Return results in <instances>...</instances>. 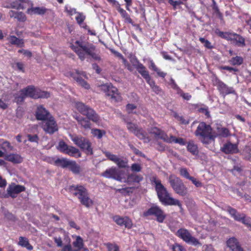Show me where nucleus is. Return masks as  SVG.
I'll list each match as a JSON object with an SVG mask.
<instances>
[{
	"mask_svg": "<svg viewBox=\"0 0 251 251\" xmlns=\"http://www.w3.org/2000/svg\"><path fill=\"white\" fill-rule=\"evenodd\" d=\"M151 181L155 185V189L160 201L164 205H177L180 209L182 205L180 201L172 197L167 189L161 184V181L156 177H152Z\"/></svg>",
	"mask_w": 251,
	"mask_h": 251,
	"instance_id": "obj_1",
	"label": "nucleus"
},
{
	"mask_svg": "<svg viewBox=\"0 0 251 251\" xmlns=\"http://www.w3.org/2000/svg\"><path fill=\"white\" fill-rule=\"evenodd\" d=\"M195 135L205 144L208 143L210 140H213L216 137L210 126L204 122H201L195 131Z\"/></svg>",
	"mask_w": 251,
	"mask_h": 251,
	"instance_id": "obj_2",
	"label": "nucleus"
},
{
	"mask_svg": "<svg viewBox=\"0 0 251 251\" xmlns=\"http://www.w3.org/2000/svg\"><path fill=\"white\" fill-rule=\"evenodd\" d=\"M70 191L73 195L77 197L82 204L87 207L92 205L93 201L89 197L87 191L83 186H71L70 187Z\"/></svg>",
	"mask_w": 251,
	"mask_h": 251,
	"instance_id": "obj_3",
	"label": "nucleus"
},
{
	"mask_svg": "<svg viewBox=\"0 0 251 251\" xmlns=\"http://www.w3.org/2000/svg\"><path fill=\"white\" fill-rule=\"evenodd\" d=\"M75 45L71 46L72 49L78 55L79 58L83 60L87 55H90L96 59H99L100 58L97 57L93 52L91 49L88 48L82 42L77 41L75 42Z\"/></svg>",
	"mask_w": 251,
	"mask_h": 251,
	"instance_id": "obj_4",
	"label": "nucleus"
},
{
	"mask_svg": "<svg viewBox=\"0 0 251 251\" xmlns=\"http://www.w3.org/2000/svg\"><path fill=\"white\" fill-rule=\"evenodd\" d=\"M75 107L81 114L86 115L90 120L98 125L100 124V118L93 109L80 102H75Z\"/></svg>",
	"mask_w": 251,
	"mask_h": 251,
	"instance_id": "obj_5",
	"label": "nucleus"
},
{
	"mask_svg": "<svg viewBox=\"0 0 251 251\" xmlns=\"http://www.w3.org/2000/svg\"><path fill=\"white\" fill-rule=\"evenodd\" d=\"M75 107L81 114L86 115L90 120L98 125L100 124V118L93 109L80 102H75Z\"/></svg>",
	"mask_w": 251,
	"mask_h": 251,
	"instance_id": "obj_6",
	"label": "nucleus"
},
{
	"mask_svg": "<svg viewBox=\"0 0 251 251\" xmlns=\"http://www.w3.org/2000/svg\"><path fill=\"white\" fill-rule=\"evenodd\" d=\"M169 181L173 190L180 196H185L187 193V188L180 178L174 175L169 177Z\"/></svg>",
	"mask_w": 251,
	"mask_h": 251,
	"instance_id": "obj_7",
	"label": "nucleus"
},
{
	"mask_svg": "<svg viewBox=\"0 0 251 251\" xmlns=\"http://www.w3.org/2000/svg\"><path fill=\"white\" fill-rule=\"evenodd\" d=\"M71 139L78 147L84 150L87 154L93 153L92 149L91 147V143L85 138L77 135H70Z\"/></svg>",
	"mask_w": 251,
	"mask_h": 251,
	"instance_id": "obj_8",
	"label": "nucleus"
},
{
	"mask_svg": "<svg viewBox=\"0 0 251 251\" xmlns=\"http://www.w3.org/2000/svg\"><path fill=\"white\" fill-rule=\"evenodd\" d=\"M151 133L154 134L157 138L162 139L168 143H178L180 145H184L185 144V142L182 138H177L173 136L169 137L165 132L156 127L152 128Z\"/></svg>",
	"mask_w": 251,
	"mask_h": 251,
	"instance_id": "obj_9",
	"label": "nucleus"
},
{
	"mask_svg": "<svg viewBox=\"0 0 251 251\" xmlns=\"http://www.w3.org/2000/svg\"><path fill=\"white\" fill-rule=\"evenodd\" d=\"M102 176L106 178H113L121 182L125 181V172L120 170L116 167H111L106 169Z\"/></svg>",
	"mask_w": 251,
	"mask_h": 251,
	"instance_id": "obj_10",
	"label": "nucleus"
},
{
	"mask_svg": "<svg viewBox=\"0 0 251 251\" xmlns=\"http://www.w3.org/2000/svg\"><path fill=\"white\" fill-rule=\"evenodd\" d=\"M100 89L111 98L113 101L119 102L122 100V97L118 89L111 84H103L100 86Z\"/></svg>",
	"mask_w": 251,
	"mask_h": 251,
	"instance_id": "obj_11",
	"label": "nucleus"
},
{
	"mask_svg": "<svg viewBox=\"0 0 251 251\" xmlns=\"http://www.w3.org/2000/svg\"><path fill=\"white\" fill-rule=\"evenodd\" d=\"M57 149L61 152L75 157L81 156V153L78 149L74 147L68 146L63 141H60L58 143Z\"/></svg>",
	"mask_w": 251,
	"mask_h": 251,
	"instance_id": "obj_12",
	"label": "nucleus"
},
{
	"mask_svg": "<svg viewBox=\"0 0 251 251\" xmlns=\"http://www.w3.org/2000/svg\"><path fill=\"white\" fill-rule=\"evenodd\" d=\"M23 90L26 97H29L34 99L48 98L50 96L49 93L42 91L39 89L35 88L33 86H29Z\"/></svg>",
	"mask_w": 251,
	"mask_h": 251,
	"instance_id": "obj_13",
	"label": "nucleus"
},
{
	"mask_svg": "<svg viewBox=\"0 0 251 251\" xmlns=\"http://www.w3.org/2000/svg\"><path fill=\"white\" fill-rule=\"evenodd\" d=\"M176 235L182 239L186 243L194 246L201 245L198 240L193 237L186 229L180 228L177 230Z\"/></svg>",
	"mask_w": 251,
	"mask_h": 251,
	"instance_id": "obj_14",
	"label": "nucleus"
},
{
	"mask_svg": "<svg viewBox=\"0 0 251 251\" xmlns=\"http://www.w3.org/2000/svg\"><path fill=\"white\" fill-rule=\"evenodd\" d=\"M42 127L46 132L49 134H52L58 130L56 122L51 116L42 121Z\"/></svg>",
	"mask_w": 251,
	"mask_h": 251,
	"instance_id": "obj_15",
	"label": "nucleus"
},
{
	"mask_svg": "<svg viewBox=\"0 0 251 251\" xmlns=\"http://www.w3.org/2000/svg\"><path fill=\"white\" fill-rule=\"evenodd\" d=\"M226 210L235 221L240 222L246 225H250V218H247L244 214L238 212L236 209L230 206H227Z\"/></svg>",
	"mask_w": 251,
	"mask_h": 251,
	"instance_id": "obj_16",
	"label": "nucleus"
},
{
	"mask_svg": "<svg viewBox=\"0 0 251 251\" xmlns=\"http://www.w3.org/2000/svg\"><path fill=\"white\" fill-rule=\"evenodd\" d=\"M144 215L145 216L153 215L156 217L157 221L159 223H162L166 216L164 212L157 206L151 207L144 212Z\"/></svg>",
	"mask_w": 251,
	"mask_h": 251,
	"instance_id": "obj_17",
	"label": "nucleus"
},
{
	"mask_svg": "<svg viewBox=\"0 0 251 251\" xmlns=\"http://www.w3.org/2000/svg\"><path fill=\"white\" fill-rule=\"evenodd\" d=\"M104 153L109 160L116 164L119 168H126L128 167V160L126 158L118 157L109 152H105Z\"/></svg>",
	"mask_w": 251,
	"mask_h": 251,
	"instance_id": "obj_18",
	"label": "nucleus"
},
{
	"mask_svg": "<svg viewBox=\"0 0 251 251\" xmlns=\"http://www.w3.org/2000/svg\"><path fill=\"white\" fill-rule=\"evenodd\" d=\"M127 127L129 130L133 132L139 139L143 140L144 142H148L150 139L142 129H138L136 126L131 123H127Z\"/></svg>",
	"mask_w": 251,
	"mask_h": 251,
	"instance_id": "obj_19",
	"label": "nucleus"
},
{
	"mask_svg": "<svg viewBox=\"0 0 251 251\" xmlns=\"http://www.w3.org/2000/svg\"><path fill=\"white\" fill-rule=\"evenodd\" d=\"M24 191H25L24 186L14 183L10 184L7 189L8 194L12 198H15L18 194Z\"/></svg>",
	"mask_w": 251,
	"mask_h": 251,
	"instance_id": "obj_20",
	"label": "nucleus"
},
{
	"mask_svg": "<svg viewBox=\"0 0 251 251\" xmlns=\"http://www.w3.org/2000/svg\"><path fill=\"white\" fill-rule=\"evenodd\" d=\"M113 220L118 225L125 226L128 228H131L132 226L131 220L127 217H122L119 216H115L113 217Z\"/></svg>",
	"mask_w": 251,
	"mask_h": 251,
	"instance_id": "obj_21",
	"label": "nucleus"
},
{
	"mask_svg": "<svg viewBox=\"0 0 251 251\" xmlns=\"http://www.w3.org/2000/svg\"><path fill=\"white\" fill-rule=\"evenodd\" d=\"M51 115L42 106H38L36 113V118L39 120L44 121L48 119Z\"/></svg>",
	"mask_w": 251,
	"mask_h": 251,
	"instance_id": "obj_22",
	"label": "nucleus"
},
{
	"mask_svg": "<svg viewBox=\"0 0 251 251\" xmlns=\"http://www.w3.org/2000/svg\"><path fill=\"white\" fill-rule=\"evenodd\" d=\"M222 151L225 153H235L238 152L237 145L228 142L225 144L222 148Z\"/></svg>",
	"mask_w": 251,
	"mask_h": 251,
	"instance_id": "obj_23",
	"label": "nucleus"
},
{
	"mask_svg": "<svg viewBox=\"0 0 251 251\" xmlns=\"http://www.w3.org/2000/svg\"><path fill=\"white\" fill-rule=\"evenodd\" d=\"M77 76L76 75H74L73 74H71V75L76 80V82L80 85L81 86L84 87L85 89H89L90 88L89 85L83 79H82L78 75H82L85 77H87L86 75L84 72H81V73L76 72Z\"/></svg>",
	"mask_w": 251,
	"mask_h": 251,
	"instance_id": "obj_24",
	"label": "nucleus"
},
{
	"mask_svg": "<svg viewBox=\"0 0 251 251\" xmlns=\"http://www.w3.org/2000/svg\"><path fill=\"white\" fill-rule=\"evenodd\" d=\"M217 85L219 91L223 94L227 95L234 92L232 88L228 87L221 81H218Z\"/></svg>",
	"mask_w": 251,
	"mask_h": 251,
	"instance_id": "obj_25",
	"label": "nucleus"
},
{
	"mask_svg": "<svg viewBox=\"0 0 251 251\" xmlns=\"http://www.w3.org/2000/svg\"><path fill=\"white\" fill-rule=\"evenodd\" d=\"M125 181L123 182H126L129 184L132 183H139L143 179V177L141 175H137L135 174H131L126 177L125 176Z\"/></svg>",
	"mask_w": 251,
	"mask_h": 251,
	"instance_id": "obj_26",
	"label": "nucleus"
},
{
	"mask_svg": "<svg viewBox=\"0 0 251 251\" xmlns=\"http://www.w3.org/2000/svg\"><path fill=\"white\" fill-rule=\"evenodd\" d=\"M5 159L13 163H20L23 161L21 156L17 153H11L5 156Z\"/></svg>",
	"mask_w": 251,
	"mask_h": 251,
	"instance_id": "obj_27",
	"label": "nucleus"
},
{
	"mask_svg": "<svg viewBox=\"0 0 251 251\" xmlns=\"http://www.w3.org/2000/svg\"><path fill=\"white\" fill-rule=\"evenodd\" d=\"M31 4V2L29 0H18L14 3L13 6L17 9H23L27 8Z\"/></svg>",
	"mask_w": 251,
	"mask_h": 251,
	"instance_id": "obj_28",
	"label": "nucleus"
},
{
	"mask_svg": "<svg viewBox=\"0 0 251 251\" xmlns=\"http://www.w3.org/2000/svg\"><path fill=\"white\" fill-rule=\"evenodd\" d=\"M75 240L73 243L74 247L79 251H81V250L86 251V249L84 248L83 239L79 236H75Z\"/></svg>",
	"mask_w": 251,
	"mask_h": 251,
	"instance_id": "obj_29",
	"label": "nucleus"
},
{
	"mask_svg": "<svg viewBox=\"0 0 251 251\" xmlns=\"http://www.w3.org/2000/svg\"><path fill=\"white\" fill-rule=\"evenodd\" d=\"M135 62L137 63V66H136V69L138 71V72L144 78H149V73L146 70L145 66L139 63L137 59H134Z\"/></svg>",
	"mask_w": 251,
	"mask_h": 251,
	"instance_id": "obj_30",
	"label": "nucleus"
},
{
	"mask_svg": "<svg viewBox=\"0 0 251 251\" xmlns=\"http://www.w3.org/2000/svg\"><path fill=\"white\" fill-rule=\"evenodd\" d=\"M7 40L11 44L15 45L18 47H22L24 45V40L19 39L15 36H9L7 38Z\"/></svg>",
	"mask_w": 251,
	"mask_h": 251,
	"instance_id": "obj_31",
	"label": "nucleus"
},
{
	"mask_svg": "<svg viewBox=\"0 0 251 251\" xmlns=\"http://www.w3.org/2000/svg\"><path fill=\"white\" fill-rule=\"evenodd\" d=\"M9 16L11 18L17 19L19 21L24 22L26 19L25 16L23 13L13 10H10L9 12Z\"/></svg>",
	"mask_w": 251,
	"mask_h": 251,
	"instance_id": "obj_32",
	"label": "nucleus"
},
{
	"mask_svg": "<svg viewBox=\"0 0 251 251\" xmlns=\"http://www.w3.org/2000/svg\"><path fill=\"white\" fill-rule=\"evenodd\" d=\"M226 245L232 251L240 246L237 239L234 237L229 238L226 241Z\"/></svg>",
	"mask_w": 251,
	"mask_h": 251,
	"instance_id": "obj_33",
	"label": "nucleus"
},
{
	"mask_svg": "<svg viewBox=\"0 0 251 251\" xmlns=\"http://www.w3.org/2000/svg\"><path fill=\"white\" fill-rule=\"evenodd\" d=\"M232 43L239 46L243 47L245 46V39L241 36L236 33L232 38Z\"/></svg>",
	"mask_w": 251,
	"mask_h": 251,
	"instance_id": "obj_34",
	"label": "nucleus"
},
{
	"mask_svg": "<svg viewBox=\"0 0 251 251\" xmlns=\"http://www.w3.org/2000/svg\"><path fill=\"white\" fill-rule=\"evenodd\" d=\"M46 11V9L44 7H31L30 8H28L27 12L29 14H44Z\"/></svg>",
	"mask_w": 251,
	"mask_h": 251,
	"instance_id": "obj_35",
	"label": "nucleus"
},
{
	"mask_svg": "<svg viewBox=\"0 0 251 251\" xmlns=\"http://www.w3.org/2000/svg\"><path fill=\"white\" fill-rule=\"evenodd\" d=\"M213 132L215 133L216 137H226L229 135V130L228 129L223 127H218L217 131H213Z\"/></svg>",
	"mask_w": 251,
	"mask_h": 251,
	"instance_id": "obj_36",
	"label": "nucleus"
},
{
	"mask_svg": "<svg viewBox=\"0 0 251 251\" xmlns=\"http://www.w3.org/2000/svg\"><path fill=\"white\" fill-rule=\"evenodd\" d=\"M75 119L77 120L78 124H80L83 128L85 129L90 128V123L85 118L80 116H76Z\"/></svg>",
	"mask_w": 251,
	"mask_h": 251,
	"instance_id": "obj_37",
	"label": "nucleus"
},
{
	"mask_svg": "<svg viewBox=\"0 0 251 251\" xmlns=\"http://www.w3.org/2000/svg\"><path fill=\"white\" fill-rule=\"evenodd\" d=\"M115 6L118 7L117 10L121 14L122 17L123 18H124L125 21L128 23H131L132 20L131 19L128 14L126 12V11L120 7V4H119V5Z\"/></svg>",
	"mask_w": 251,
	"mask_h": 251,
	"instance_id": "obj_38",
	"label": "nucleus"
},
{
	"mask_svg": "<svg viewBox=\"0 0 251 251\" xmlns=\"http://www.w3.org/2000/svg\"><path fill=\"white\" fill-rule=\"evenodd\" d=\"M149 68L151 70L156 72L159 76L162 77H164L166 76V73L161 71L155 65L153 61L151 60L150 61V64L149 65Z\"/></svg>",
	"mask_w": 251,
	"mask_h": 251,
	"instance_id": "obj_39",
	"label": "nucleus"
},
{
	"mask_svg": "<svg viewBox=\"0 0 251 251\" xmlns=\"http://www.w3.org/2000/svg\"><path fill=\"white\" fill-rule=\"evenodd\" d=\"M235 33L229 32H224L219 31L218 32V35L219 36L227 40H229L231 42L232 41V38L234 37V36H235Z\"/></svg>",
	"mask_w": 251,
	"mask_h": 251,
	"instance_id": "obj_40",
	"label": "nucleus"
},
{
	"mask_svg": "<svg viewBox=\"0 0 251 251\" xmlns=\"http://www.w3.org/2000/svg\"><path fill=\"white\" fill-rule=\"evenodd\" d=\"M19 244L22 247L26 248L28 250H32L33 249L32 246L29 244L28 240L23 237H20Z\"/></svg>",
	"mask_w": 251,
	"mask_h": 251,
	"instance_id": "obj_41",
	"label": "nucleus"
},
{
	"mask_svg": "<svg viewBox=\"0 0 251 251\" xmlns=\"http://www.w3.org/2000/svg\"><path fill=\"white\" fill-rule=\"evenodd\" d=\"M187 148L188 151L194 155L198 153V147L193 142H189Z\"/></svg>",
	"mask_w": 251,
	"mask_h": 251,
	"instance_id": "obj_42",
	"label": "nucleus"
},
{
	"mask_svg": "<svg viewBox=\"0 0 251 251\" xmlns=\"http://www.w3.org/2000/svg\"><path fill=\"white\" fill-rule=\"evenodd\" d=\"M68 168L74 173L78 174L80 172V167L75 161H71Z\"/></svg>",
	"mask_w": 251,
	"mask_h": 251,
	"instance_id": "obj_43",
	"label": "nucleus"
},
{
	"mask_svg": "<svg viewBox=\"0 0 251 251\" xmlns=\"http://www.w3.org/2000/svg\"><path fill=\"white\" fill-rule=\"evenodd\" d=\"M70 161V160L65 158L57 159L55 161V163L63 168H68Z\"/></svg>",
	"mask_w": 251,
	"mask_h": 251,
	"instance_id": "obj_44",
	"label": "nucleus"
},
{
	"mask_svg": "<svg viewBox=\"0 0 251 251\" xmlns=\"http://www.w3.org/2000/svg\"><path fill=\"white\" fill-rule=\"evenodd\" d=\"M25 97H26V96L24 90L22 89L16 94L15 96V100L17 103H20L24 101Z\"/></svg>",
	"mask_w": 251,
	"mask_h": 251,
	"instance_id": "obj_45",
	"label": "nucleus"
},
{
	"mask_svg": "<svg viewBox=\"0 0 251 251\" xmlns=\"http://www.w3.org/2000/svg\"><path fill=\"white\" fill-rule=\"evenodd\" d=\"M243 59L242 57L238 56L232 57L230 60L229 62L233 65H240L242 64Z\"/></svg>",
	"mask_w": 251,
	"mask_h": 251,
	"instance_id": "obj_46",
	"label": "nucleus"
},
{
	"mask_svg": "<svg viewBox=\"0 0 251 251\" xmlns=\"http://www.w3.org/2000/svg\"><path fill=\"white\" fill-rule=\"evenodd\" d=\"M91 133L94 136H96L98 138L100 139L102 136L105 134V132L104 130L99 129H92L91 130Z\"/></svg>",
	"mask_w": 251,
	"mask_h": 251,
	"instance_id": "obj_47",
	"label": "nucleus"
},
{
	"mask_svg": "<svg viewBox=\"0 0 251 251\" xmlns=\"http://www.w3.org/2000/svg\"><path fill=\"white\" fill-rule=\"evenodd\" d=\"M8 99L6 98V96H2L1 99H0V108L5 109L8 107L7 101Z\"/></svg>",
	"mask_w": 251,
	"mask_h": 251,
	"instance_id": "obj_48",
	"label": "nucleus"
},
{
	"mask_svg": "<svg viewBox=\"0 0 251 251\" xmlns=\"http://www.w3.org/2000/svg\"><path fill=\"white\" fill-rule=\"evenodd\" d=\"M115 54H116V55L118 57H119L120 58H121L122 59L123 63L127 67V69L130 71H132V69H131L130 66L127 63L126 60L123 57V56L122 55V54H121L120 53L118 52H116Z\"/></svg>",
	"mask_w": 251,
	"mask_h": 251,
	"instance_id": "obj_49",
	"label": "nucleus"
},
{
	"mask_svg": "<svg viewBox=\"0 0 251 251\" xmlns=\"http://www.w3.org/2000/svg\"><path fill=\"white\" fill-rule=\"evenodd\" d=\"M131 170L133 172H139L141 171L142 167L139 164L133 163L131 165Z\"/></svg>",
	"mask_w": 251,
	"mask_h": 251,
	"instance_id": "obj_50",
	"label": "nucleus"
},
{
	"mask_svg": "<svg viewBox=\"0 0 251 251\" xmlns=\"http://www.w3.org/2000/svg\"><path fill=\"white\" fill-rule=\"evenodd\" d=\"M200 41H201V43L203 44L204 46L206 48H207L208 49H212V46L211 45V43L207 40L205 39L204 38L201 37L200 38Z\"/></svg>",
	"mask_w": 251,
	"mask_h": 251,
	"instance_id": "obj_51",
	"label": "nucleus"
},
{
	"mask_svg": "<svg viewBox=\"0 0 251 251\" xmlns=\"http://www.w3.org/2000/svg\"><path fill=\"white\" fill-rule=\"evenodd\" d=\"M180 174L182 176L188 179L191 177L190 176L186 168H181L180 169Z\"/></svg>",
	"mask_w": 251,
	"mask_h": 251,
	"instance_id": "obj_52",
	"label": "nucleus"
},
{
	"mask_svg": "<svg viewBox=\"0 0 251 251\" xmlns=\"http://www.w3.org/2000/svg\"><path fill=\"white\" fill-rule=\"evenodd\" d=\"M107 248L109 251H119V247L116 244H107Z\"/></svg>",
	"mask_w": 251,
	"mask_h": 251,
	"instance_id": "obj_53",
	"label": "nucleus"
},
{
	"mask_svg": "<svg viewBox=\"0 0 251 251\" xmlns=\"http://www.w3.org/2000/svg\"><path fill=\"white\" fill-rule=\"evenodd\" d=\"M1 148L6 151L7 150H12V147L9 142L5 141L2 143Z\"/></svg>",
	"mask_w": 251,
	"mask_h": 251,
	"instance_id": "obj_54",
	"label": "nucleus"
},
{
	"mask_svg": "<svg viewBox=\"0 0 251 251\" xmlns=\"http://www.w3.org/2000/svg\"><path fill=\"white\" fill-rule=\"evenodd\" d=\"M189 179L191 180L196 187H200L202 186V183L194 177L191 176Z\"/></svg>",
	"mask_w": 251,
	"mask_h": 251,
	"instance_id": "obj_55",
	"label": "nucleus"
},
{
	"mask_svg": "<svg viewBox=\"0 0 251 251\" xmlns=\"http://www.w3.org/2000/svg\"><path fill=\"white\" fill-rule=\"evenodd\" d=\"M54 241L58 247H61L63 245L62 240L60 237L55 236L53 237Z\"/></svg>",
	"mask_w": 251,
	"mask_h": 251,
	"instance_id": "obj_56",
	"label": "nucleus"
},
{
	"mask_svg": "<svg viewBox=\"0 0 251 251\" xmlns=\"http://www.w3.org/2000/svg\"><path fill=\"white\" fill-rule=\"evenodd\" d=\"M136 106L133 104H128L126 106V110L128 113H133V110L136 108Z\"/></svg>",
	"mask_w": 251,
	"mask_h": 251,
	"instance_id": "obj_57",
	"label": "nucleus"
},
{
	"mask_svg": "<svg viewBox=\"0 0 251 251\" xmlns=\"http://www.w3.org/2000/svg\"><path fill=\"white\" fill-rule=\"evenodd\" d=\"M173 251H186V250L182 246L176 244L173 246Z\"/></svg>",
	"mask_w": 251,
	"mask_h": 251,
	"instance_id": "obj_58",
	"label": "nucleus"
},
{
	"mask_svg": "<svg viewBox=\"0 0 251 251\" xmlns=\"http://www.w3.org/2000/svg\"><path fill=\"white\" fill-rule=\"evenodd\" d=\"M84 19L85 17L80 14H78L75 17V19L79 24L82 23L84 20Z\"/></svg>",
	"mask_w": 251,
	"mask_h": 251,
	"instance_id": "obj_59",
	"label": "nucleus"
},
{
	"mask_svg": "<svg viewBox=\"0 0 251 251\" xmlns=\"http://www.w3.org/2000/svg\"><path fill=\"white\" fill-rule=\"evenodd\" d=\"M14 68H17L18 70L22 72L24 71V65L23 63L20 62H17L13 65Z\"/></svg>",
	"mask_w": 251,
	"mask_h": 251,
	"instance_id": "obj_60",
	"label": "nucleus"
},
{
	"mask_svg": "<svg viewBox=\"0 0 251 251\" xmlns=\"http://www.w3.org/2000/svg\"><path fill=\"white\" fill-rule=\"evenodd\" d=\"M145 79L151 88L155 85L154 81L151 79L150 75H149V78H145Z\"/></svg>",
	"mask_w": 251,
	"mask_h": 251,
	"instance_id": "obj_61",
	"label": "nucleus"
},
{
	"mask_svg": "<svg viewBox=\"0 0 251 251\" xmlns=\"http://www.w3.org/2000/svg\"><path fill=\"white\" fill-rule=\"evenodd\" d=\"M28 140L32 142H37L38 140V136L36 135H34L33 136H31L30 135H28L27 136Z\"/></svg>",
	"mask_w": 251,
	"mask_h": 251,
	"instance_id": "obj_62",
	"label": "nucleus"
},
{
	"mask_svg": "<svg viewBox=\"0 0 251 251\" xmlns=\"http://www.w3.org/2000/svg\"><path fill=\"white\" fill-rule=\"evenodd\" d=\"M18 52L23 53L24 55L28 57H30L31 56V52L27 50H20Z\"/></svg>",
	"mask_w": 251,
	"mask_h": 251,
	"instance_id": "obj_63",
	"label": "nucleus"
},
{
	"mask_svg": "<svg viewBox=\"0 0 251 251\" xmlns=\"http://www.w3.org/2000/svg\"><path fill=\"white\" fill-rule=\"evenodd\" d=\"M181 96L185 100H189L191 98V96L188 93H182L181 94Z\"/></svg>",
	"mask_w": 251,
	"mask_h": 251,
	"instance_id": "obj_64",
	"label": "nucleus"
}]
</instances>
